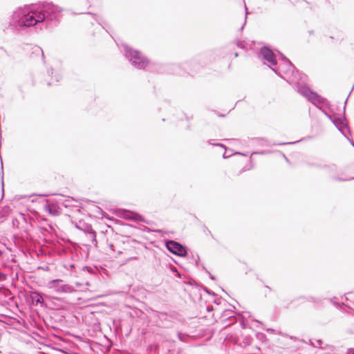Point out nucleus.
<instances>
[{"instance_id": "f257e3e1", "label": "nucleus", "mask_w": 354, "mask_h": 354, "mask_svg": "<svg viewBox=\"0 0 354 354\" xmlns=\"http://www.w3.org/2000/svg\"><path fill=\"white\" fill-rule=\"evenodd\" d=\"M63 9L53 2L39 1L19 8L12 15V21L20 26H35L52 31L60 23Z\"/></svg>"}, {"instance_id": "f03ea898", "label": "nucleus", "mask_w": 354, "mask_h": 354, "mask_svg": "<svg viewBox=\"0 0 354 354\" xmlns=\"http://www.w3.org/2000/svg\"><path fill=\"white\" fill-rule=\"evenodd\" d=\"M281 57L282 62L279 66L272 67L269 66V68L277 75L281 77L290 84H295L297 92L306 97L312 104L316 105L327 104V101L324 97L316 92L310 90L306 86V76L303 73H299L298 71H296L294 65L288 59L283 57L282 55Z\"/></svg>"}, {"instance_id": "7ed1b4c3", "label": "nucleus", "mask_w": 354, "mask_h": 354, "mask_svg": "<svg viewBox=\"0 0 354 354\" xmlns=\"http://www.w3.org/2000/svg\"><path fill=\"white\" fill-rule=\"evenodd\" d=\"M122 47L124 55L126 59L134 69H147L148 66L150 64V61L142 52L127 44H124Z\"/></svg>"}, {"instance_id": "20e7f679", "label": "nucleus", "mask_w": 354, "mask_h": 354, "mask_svg": "<svg viewBox=\"0 0 354 354\" xmlns=\"http://www.w3.org/2000/svg\"><path fill=\"white\" fill-rule=\"evenodd\" d=\"M324 99L327 101V104L314 105L316 106L335 124L342 135L349 140L348 135H351V132L345 116V109L347 100L345 102L344 112L342 114H334L330 115L322 109V106L328 107L330 105L328 101L326 98Z\"/></svg>"}, {"instance_id": "39448f33", "label": "nucleus", "mask_w": 354, "mask_h": 354, "mask_svg": "<svg viewBox=\"0 0 354 354\" xmlns=\"http://www.w3.org/2000/svg\"><path fill=\"white\" fill-rule=\"evenodd\" d=\"M324 99L327 101V104L314 105L316 106L335 124L342 135L349 140L348 135H351V132L345 116V109L347 100L345 102L344 112L342 114H334L330 115L322 109V106L328 107L330 105L328 101L326 98Z\"/></svg>"}, {"instance_id": "423d86ee", "label": "nucleus", "mask_w": 354, "mask_h": 354, "mask_svg": "<svg viewBox=\"0 0 354 354\" xmlns=\"http://www.w3.org/2000/svg\"><path fill=\"white\" fill-rule=\"evenodd\" d=\"M238 48H243V41L241 39H236L224 46L215 49L213 51L214 59H230L232 55L234 57H236L239 55L236 50Z\"/></svg>"}, {"instance_id": "0eeeda50", "label": "nucleus", "mask_w": 354, "mask_h": 354, "mask_svg": "<svg viewBox=\"0 0 354 354\" xmlns=\"http://www.w3.org/2000/svg\"><path fill=\"white\" fill-rule=\"evenodd\" d=\"M196 59L186 61L182 64H169L167 66V71L172 74L184 75L196 69Z\"/></svg>"}, {"instance_id": "6e6552de", "label": "nucleus", "mask_w": 354, "mask_h": 354, "mask_svg": "<svg viewBox=\"0 0 354 354\" xmlns=\"http://www.w3.org/2000/svg\"><path fill=\"white\" fill-rule=\"evenodd\" d=\"M25 299L27 304L30 307L38 306L45 307L46 306L42 294L37 291H30L26 292L25 295Z\"/></svg>"}, {"instance_id": "1a4fd4ad", "label": "nucleus", "mask_w": 354, "mask_h": 354, "mask_svg": "<svg viewBox=\"0 0 354 354\" xmlns=\"http://www.w3.org/2000/svg\"><path fill=\"white\" fill-rule=\"evenodd\" d=\"M165 242L166 248L171 253L182 257L187 256V248L180 243L169 239L166 240Z\"/></svg>"}, {"instance_id": "9d476101", "label": "nucleus", "mask_w": 354, "mask_h": 354, "mask_svg": "<svg viewBox=\"0 0 354 354\" xmlns=\"http://www.w3.org/2000/svg\"><path fill=\"white\" fill-rule=\"evenodd\" d=\"M260 56L263 59L267 61L272 67L277 65L276 56L273 51L267 46H263L260 50Z\"/></svg>"}, {"instance_id": "9b49d317", "label": "nucleus", "mask_w": 354, "mask_h": 354, "mask_svg": "<svg viewBox=\"0 0 354 354\" xmlns=\"http://www.w3.org/2000/svg\"><path fill=\"white\" fill-rule=\"evenodd\" d=\"M44 208L51 216H59L62 214V209L55 203L47 201Z\"/></svg>"}, {"instance_id": "f8f14e48", "label": "nucleus", "mask_w": 354, "mask_h": 354, "mask_svg": "<svg viewBox=\"0 0 354 354\" xmlns=\"http://www.w3.org/2000/svg\"><path fill=\"white\" fill-rule=\"evenodd\" d=\"M320 167L324 169H325L326 172L328 174L332 176V178L334 180H335L346 181V180H350L354 179V178H339V177L335 176V174L337 171V167L334 164L324 165L323 166H320Z\"/></svg>"}, {"instance_id": "ddd939ff", "label": "nucleus", "mask_w": 354, "mask_h": 354, "mask_svg": "<svg viewBox=\"0 0 354 354\" xmlns=\"http://www.w3.org/2000/svg\"><path fill=\"white\" fill-rule=\"evenodd\" d=\"M83 231L86 233V235L91 232V234H92V236H92V243L95 246H97V239H96V232L93 229L91 225H90V224H85L84 227V229H83Z\"/></svg>"}, {"instance_id": "4468645a", "label": "nucleus", "mask_w": 354, "mask_h": 354, "mask_svg": "<svg viewBox=\"0 0 354 354\" xmlns=\"http://www.w3.org/2000/svg\"><path fill=\"white\" fill-rule=\"evenodd\" d=\"M48 75L52 76V80L48 82V86L55 84L56 83L59 82V80L62 77V75L59 73H56L54 76V77H55V80H54L53 77V75L54 74L53 68H50V69L48 70Z\"/></svg>"}, {"instance_id": "2eb2a0df", "label": "nucleus", "mask_w": 354, "mask_h": 354, "mask_svg": "<svg viewBox=\"0 0 354 354\" xmlns=\"http://www.w3.org/2000/svg\"><path fill=\"white\" fill-rule=\"evenodd\" d=\"M62 282L63 280L59 279H53L49 281L48 286L50 288L54 289L56 292H60L59 288L62 287Z\"/></svg>"}, {"instance_id": "dca6fc26", "label": "nucleus", "mask_w": 354, "mask_h": 354, "mask_svg": "<svg viewBox=\"0 0 354 354\" xmlns=\"http://www.w3.org/2000/svg\"><path fill=\"white\" fill-rule=\"evenodd\" d=\"M78 14H86V15H93L95 17V20L102 27L106 30V32H109L107 30L108 24L106 22L104 21V20L102 18H100L97 17L95 14L91 13V12H79Z\"/></svg>"}, {"instance_id": "f3484780", "label": "nucleus", "mask_w": 354, "mask_h": 354, "mask_svg": "<svg viewBox=\"0 0 354 354\" xmlns=\"http://www.w3.org/2000/svg\"><path fill=\"white\" fill-rule=\"evenodd\" d=\"M59 290H60V292L63 293H72L76 291L73 286L66 284L64 283V281L62 283V287L59 288Z\"/></svg>"}, {"instance_id": "a211bd4d", "label": "nucleus", "mask_w": 354, "mask_h": 354, "mask_svg": "<svg viewBox=\"0 0 354 354\" xmlns=\"http://www.w3.org/2000/svg\"><path fill=\"white\" fill-rule=\"evenodd\" d=\"M297 299L301 301V302L310 301V302H313V303H319L321 301L320 299H319L317 297H313V296H308V297L301 296V297H299V298H297Z\"/></svg>"}, {"instance_id": "6ab92c4d", "label": "nucleus", "mask_w": 354, "mask_h": 354, "mask_svg": "<svg viewBox=\"0 0 354 354\" xmlns=\"http://www.w3.org/2000/svg\"><path fill=\"white\" fill-rule=\"evenodd\" d=\"M41 220L46 222L47 223V225L49 227V230L46 228V227H41V230L42 232L44 231H46L48 232H50V233H53V232H55V225L52 223H48V221L46 218H41Z\"/></svg>"}, {"instance_id": "aec40b11", "label": "nucleus", "mask_w": 354, "mask_h": 354, "mask_svg": "<svg viewBox=\"0 0 354 354\" xmlns=\"http://www.w3.org/2000/svg\"><path fill=\"white\" fill-rule=\"evenodd\" d=\"M233 154H240V155H243V153L242 152H232V150H230V153H228L227 150V148L225 149V151L223 154V158L224 159H227L230 157H231Z\"/></svg>"}, {"instance_id": "412c9836", "label": "nucleus", "mask_w": 354, "mask_h": 354, "mask_svg": "<svg viewBox=\"0 0 354 354\" xmlns=\"http://www.w3.org/2000/svg\"><path fill=\"white\" fill-rule=\"evenodd\" d=\"M170 270L171 272L174 274L177 277L181 279L182 278V275L181 274L178 272V269L174 266H170Z\"/></svg>"}, {"instance_id": "4be33fe9", "label": "nucleus", "mask_w": 354, "mask_h": 354, "mask_svg": "<svg viewBox=\"0 0 354 354\" xmlns=\"http://www.w3.org/2000/svg\"><path fill=\"white\" fill-rule=\"evenodd\" d=\"M311 138H312L311 136H308V137H306V138H304L301 139L300 140H297V141H295V142H282V143H280L279 145H294V144L298 143V142H299L301 141H303V140H309Z\"/></svg>"}, {"instance_id": "5701e85b", "label": "nucleus", "mask_w": 354, "mask_h": 354, "mask_svg": "<svg viewBox=\"0 0 354 354\" xmlns=\"http://www.w3.org/2000/svg\"><path fill=\"white\" fill-rule=\"evenodd\" d=\"M188 335L186 333H178V337L181 342H186Z\"/></svg>"}, {"instance_id": "b1692460", "label": "nucleus", "mask_w": 354, "mask_h": 354, "mask_svg": "<svg viewBox=\"0 0 354 354\" xmlns=\"http://www.w3.org/2000/svg\"><path fill=\"white\" fill-rule=\"evenodd\" d=\"M310 342H311V344H312L313 346H315V347L319 346V347H320V348H324V347L322 346V345H323V342H322L321 339H317V340L315 341V342H316V343H315V342H312V341H310Z\"/></svg>"}, {"instance_id": "393cba45", "label": "nucleus", "mask_w": 354, "mask_h": 354, "mask_svg": "<svg viewBox=\"0 0 354 354\" xmlns=\"http://www.w3.org/2000/svg\"><path fill=\"white\" fill-rule=\"evenodd\" d=\"M203 288L204 291L206 292L208 295L216 296V294L213 291L208 289L207 288L203 287Z\"/></svg>"}, {"instance_id": "a878e982", "label": "nucleus", "mask_w": 354, "mask_h": 354, "mask_svg": "<svg viewBox=\"0 0 354 354\" xmlns=\"http://www.w3.org/2000/svg\"><path fill=\"white\" fill-rule=\"evenodd\" d=\"M203 268L204 270H205V271L209 274V278H210L211 279H212V280H215V279H216V277H215L213 274H212L209 271H207V270L205 269V266H203Z\"/></svg>"}, {"instance_id": "bb28decb", "label": "nucleus", "mask_w": 354, "mask_h": 354, "mask_svg": "<svg viewBox=\"0 0 354 354\" xmlns=\"http://www.w3.org/2000/svg\"><path fill=\"white\" fill-rule=\"evenodd\" d=\"M187 283L189 284V285H191V286H193V285H194L196 286H198L197 283L194 280H193V279H190L189 281L187 282Z\"/></svg>"}, {"instance_id": "cd10ccee", "label": "nucleus", "mask_w": 354, "mask_h": 354, "mask_svg": "<svg viewBox=\"0 0 354 354\" xmlns=\"http://www.w3.org/2000/svg\"><path fill=\"white\" fill-rule=\"evenodd\" d=\"M67 251V249L64 247H62L60 250H58V252L59 254H63V253H66Z\"/></svg>"}, {"instance_id": "c85d7f7f", "label": "nucleus", "mask_w": 354, "mask_h": 354, "mask_svg": "<svg viewBox=\"0 0 354 354\" xmlns=\"http://www.w3.org/2000/svg\"><path fill=\"white\" fill-rule=\"evenodd\" d=\"M6 278V274L0 271V281H3Z\"/></svg>"}, {"instance_id": "c756f323", "label": "nucleus", "mask_w": 354, "mask_h": 354, "mask_svg": "<svg viewBox=\"0 0 354 354\" xmlns=\"http://www.w3.org/2000/svg\"><path fill=\"white\" fill-rule=\"evenodd\" d=\"M250 339H251L250 336L245 337V342H244L245 345L248 344H250Z\"/></svg>"}, {"instance_id": "7c9ffc66", "label": "nucleus", "mask_w": 354, "mask_h": 354, "mask_svg": "<svg viewBox=\"0 0 354 354\" xmlns=\"http://www.w3.org/2000/svg\"><path fill=\"white\" fill-rule=\"evenodd\" d=\"M84 270H86L88 272H93V268H92L91 267H88V266H85V267H84Z\"/></svg>"}, {"instance_id": "2f4dec72", "label": "nucleus", "mask_w": 354, "mask_h": 354, "mask_svg": "<svg viewBox=\"0 0 354 354\" xmlns=\"http://www.w3.org/2000/svg\"><path fill=\"white\" fill-rule=\"evenodd\" d=\"M244 326H245V329L248 328H252V326H250L249 325V323L248 321H245V324H244Z\"/></svg>"}, {"instance_id": "473e14b6", "label": "nucleus", "mask_w": 354, "mask_h": 354, "mask_svg": "<svg viewBox=\"0 0 354 354\" xmlns=\"http://www.w3.org/2000/svg\"><path fill=\"white\" fill-rule=\"evenodd\" d=\"M215 146L221 147L223 148L224 149L226 148V147L223 144L220 143V142H216V144H215Z\"/></svg>"}, {"instance_id": "72a5a7b5", "label": "nucleus", "mask_w": 354, "mask_h": 354, "mask_svg": "<svg viewBox=\"0 0 354 354\" xmlns=\"http://www.w3.org/2000/svg\"><path fill=\"white\" fill-rule=\"evenodd\" d=\"M347 354H354V348H351L347 350Z\"/></svg>"}, {"instance_id": "f704fd0d", "label": "nucleus", "mask_w": 354, "mask_h": 354, "mask_svg": "<svg viewBox=\"0 0 354 354\" xmlns=\"http://www.w3.org/2000/svg\"><path fill=\"white\" fill-rule=\"evenodd\" d=\"M252 324L254 326H257L258 325L261 324V322L257 320H253Z\"/></svg>"}, {"instance_id": "c9c22d12", "label": "nucleus", "mask_w": 354, "mask_h": 354, "mask_svg": "<svg viewBox=\"0 0 354 354\" xmlns=\"http://www.w3.org/2000/svg\"><path fill=\"white\" fill-rule=\"evenodd\" d=\"M248 15V8L246 7V5L245 4V24L246 23V19H247L246 15Z\"/></svg>"}, {"instance_id": "e433bc0d", "label": "nucleus", "mask_w": 354, "mask_h": 354, "mask_svg": "<svg viewBox=\"0 0 354 354\" xmlns=\"http://www.w3.org/2000/svg\"><path fill=\"white\" fill-rule=\"evenodd\" d=\"M37 51H38V52H41V55H42V57H44V52H43V50H42V49H41V48H39V47H37V49H36L35 52H37Z\"/></svg>"}, {"instance_id": "4c0bfd02", "label": "nucleus", "mask_w": 354, "mask_h": 354, "mask_svg": "<svg viewBox=\"0 0 354 354\" xmlns=\"http://www.w3.org/2000/svg\"><path fill=\"white\" fill-rule=\"evenodd\" d=\"M239 324L242 328H243V317L239 319Z\"/></svg>"}, {"instance_id": "58836bf2", "label": "nucleus", "mask_w": 354, "mask_h": 354, "mask_svg": "<svg viewBox=\"0 0 354 354\" xmlns=\"http://www.w3.org/2000/svg\"><path fill=\"white\" fill-rule=\"evenodd\" d=\"M326 346L328 347L329 351H333L335 350V347L333 346H328L326 344Z\"/></svg>"}, {"instance_id": "ea45409f", "label": "nucleus", "mask_w": 354, "mask_h": 354, "mask_svg": "<svg viewBox=\"0 0 354 354\" xmlns=\"http://www.w3.org/2000/svg\"><path fill=\"white\" fill-rule=\"evenodd\" d=\"M87 238L91 240V242L92 243V234L91 232L86 235Z\"/></svg>"}, {"instance_id": "a19ab883", "label": "nucleus", "mask_w": 354, "mask_h": 354, "mask_svg": "<svg viewBox=\"0 0 354 354\" xmlns=\"http://www.w3.org/2000/svg\"><path fill=\"white\" fill-rule=\"evenodd\" d=\"M204 227H205V232H207L208 234L212 235V233H211L210 230H209L208 228L206 226H204Z\"/></svg>"}, {"instance_id": "79ce46f5", "label": "nucleus", "mask_w": 354, "mask_h": 354, "mask_svg": "<svg viewBox=\"0 0 354 354\" xmlns=\"http://www.w3.org/2000/svg\"><path fill=\"white\" fill-rule=\"evenodd\" d=\"M232 2L234 3H241L242 1H243V0H231Z\"/></svg>"}, {"instance_id": "37998d69", "label": "nucleus", "mask_w": 354, "mask_h": 354, "mask_svg": "<svg viewBox=\"0 0 354 354\" xmlns=\"http://www.w3.org/2000/svg\"><path fill=\"white\" fill-rule=\"evenodd\" d=\"M208 143L211 145H214L215 146V144H216V142H213V140H208Z\"/></svg>"}, {"instance_id": "c03bdc74", "label": "nucleus", "mask_w": 354, "mask_h": 354, "mask_svg": "<svg viewBox=\"0 0 354 354\" xmlns=\"http://www.w3.org/2000/svg\"><path fill=\"white\" fill-rule=\"evenodd\" d=\"M137 216H138V215H136V216H134V217H129V216H124V218L136 219V217H137Z\"/></svg>"}, {"instance_id": "a18cd8bd", "label": "nucleus", "mask_w": 354, "mask_h": 354, "mask_svg": "<svg viewBox=\"0 0 354 354\" xmlns=\"http://www.w3.org/2000/svg\"><path fill=\"white\" fill-rule=\"evenodd\" d=\"M252 167H253V165H250L249 167L245 166V170H250V169H251L252 168Z\"/></svg>"}, {"instance_id": "49530a36", "label": "nucleus", "mask_w": 354, "mask_h": 354, "mask_svg": "<svg viewBox=\"0 0 354 354\" xmlns=\"http://www.w3.org/2000/svg\"><path fill=\"white\" fill-rule=\"evenodd\" d=\"M49 194H37V196H40V197H46V196H48Z\"/></svg>"}, {"instance_id": "de8ad7c7", "label": "nucleus", "mask_w": 354, "mask_h": 354, "mask_svg": "<svg viewBox=\"0 0 354 354\" xmlns=\"http://www.w3.org/2000/svg\"><path fill=\"white\" fill-rule=\"evenodd\" d=\"M1 184H2V194L3 195V193H4V189H3V181L2 180L1 182Z\"/></svg>"}, {"instance_id": "09e8293b", "label": "nucleus", "mask_w": 354, "mask_h": 354, "mask_svg": "<svg viewBox=\"0 0 354 354\" xmlns=\"http://www.w3.org/2000/svg\"><path fill=\"white\" fill-rule=\"evenodd\" d=\"M245 317L246 316V314L248 315V317H250V313L249 312H244Z\"/></svg>"}, {"instance_id": "8fccbe9b", "label": "nucleus", "mask_w": 354, "mask_h": 354, "mask_svg": "<svg viewBox=\"0 0 354 354\" xmlns=\"http://www.w3.org/2000/svg\"><path fill=\"white\" fill-rule=\"evenodd\" d=\"M196 257H197L196 264H198V261H199L200 258H199V256L198 254H196Z\"/></svg>"}, {"instance_id": "3c124183", "label": "nucleus", "mask_w": 354, "mask_h": 354, "mask_svg": "<svg viewBox=\"0 0 354 354\" xmlns=\"http://www.w3.org/2000/svg\"><path fill=\"white\" fill-rule=\"evenodd\" d=\"M251 141L253 142H258L259 140L258 139H252Z\"/></svg>"}, {"instance_id": "603ef678", "label": "nucleus", "mask_w": 354, "mask_h": 354, "mask_svg": "<svg viewBox=\"0 0 354 354\" xmlns=\"http://www.w3.org/2000/svg\"><path fill=\"white\" fill-rule=\"evenodd\" d=\"M351 144L352 145V146L354 147V142L352 140H349Z\"/></svg>"}, {"instance_id": "864d4df0", "label": "nucleus", "mask_w": 354, "mask_h": 354, "mask_svg": "<svg viewBox=\"0 0 354 354\" xmlns=\"http://www.w3.org/2000/svg\"><path fill=\"white\" fill-rule=\"evenodd\" d=\"M240 31H243V25H242L240 28H239Z\"/></svg>"}, {"instance_id": "5fc2aeb1", "label": "nucleus", "mask_w": 354, "mask_h": 354, "mask_svg": "<svg viewBox=\"0 0 354 354\" xmlns=\"http://www.w3.org/2000/svg\"><path fill=\"white\" fill-rule=\"evenodd\" d=\"M283 158H285V160L288 162V159L287 158V157L283 154Z\"/></svg>"}, {"instance_id": "6e6d98bb", "label": "nucleus", "mask_w": 354, "mask_h": 354, "mask_svg": "<svg viewBox=\"0 0 354 354\" xmlns=\"http://www.w3.org/2000/svg\"><path fill=\"white\" fill-rule=\"evenodd\" d=\"M266 288L268 290H271V289H270V288L269 286H266Z\"/></svg>"}, {"instance_id": "4d7b16f0", "label": "nucleus", "mask_w": 354, "mask_h": 354, "mask_svg": "<svg viewBox=\"0 0 354 354\" xmlns=\"http://www.w3.org/2000/svg\"><path fill=\"white\" fill-rule=\"evenodd\" d=\"M3 252L0 250V257L2 255Z\"/></svg>"}, {"instance_id": "13d9d810", "label": "nucleus", "mask_w": 354, "mask_h": 354, "mask_svg": "<svg viewBox=\"0 0 354 354\" xmlns=\"http://www.w3.org/2000/svg\"><path fill=\"white\" fill-rule=\"evenodd\" d=\"M70 266H71V268H74L75 267L74 264H71Z\"/></svg>"}, {"instance_id": "bf43d9fd", "label": "nucleus", "mask_w": 354, "mask_h": 354, "mask_svg": "<svg viewBox=\"0 0 354 354\" xmlns=\"http://www.w3.org/2000/svg\"><path fill=\"white\" fill-rule=\"evenodd\" d=\"M257 153H257V152H253V153H251V155H252V154H257Z\"/></svg>"}, {"instance_id": "052dcab7", "label": "nucleus", "mask_w": 354, "mask_h": 354, "mask_svg": "<svg viewBox=\"0 0 354 354\" xmlns=\"http://www.w3.org/2000/svg\"><path fill=\"white\" fill-rule=\"evenodd\" d=\"M267 330L268 331H272L273 330L270 328V329H268Z\"/></svg>"}, {"instance_id": "680f3d73", "label": "nucleus", "mask_w": 354, "mask_h": 354, "mask_svg": "<svg viewBox=\"0 0 354 354\" xmlns=\"http://www.w3.org/2000/svg\"><path fill=\"white\" fill-rule=\"evenodd\" d=\"M1 167H3V162L1 160Z\"/></svg>"}, {"instance_id": "e2e57ef3", "label": "nucleus", "mask_w": 354, "mask_h": 354, "mask_svg": "<svg viewBox=\"0 0 354 354\" xmlns=\"http://www.w3.org/2000/svg\"><path fill=\"white\" fill-rule=\"evenodd\" d=\"M1 136V131L0 130V137Z\"/></svg>"}]
</instances>
